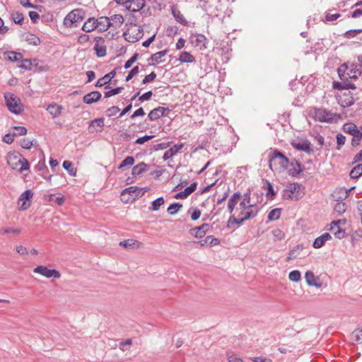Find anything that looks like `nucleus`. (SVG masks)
Returning <instances> with one entry per match:
<instances>
[{
    "label": "nucleus",
    "mask_w": 362,
    "mask_h": 362,
    "mask_svg": "<svg viewBox=\"0 0 362 362\" xmlns=\"http://www.w3.org/2000/svg\"><path fill=\"white\" fill-rule=\"evenodd\" d=\"M269 163L272 171L286 170L288 167L289 159L279 150L274 149L269 153Z\"/></svg>",
    "instance_id": "nucleus-1"
},
{
    "label": "nucleus",
    "mask_w": 362,
    "mask_h": 362,
    "mask_svg": "<svg viewBox=\"0 0 362 362\" xmlns=\"http://www.w3.org/2000/svg\"><path fill=\"white\" fill-rule=\"evenodd\" d=\"M259 210H250L246 211L245 209H238L236 208L234 214L231 215L227 223V228H230L234 224H242L244 221L257 216Z\"/></svg>",
    "instance_id": "nucleus-2"
},
{
    "label": "nucleus",
    "mask_w": 362,
    "mask_h": 362,
    "mask_svg": "<svg viewBox=\"0 0 362 362\" xmlns=\"http://www.w3.org/2000/svg\"><path fill=\"white\" fill-rule=\"evenodd\" d=\"M302 185L298 182L289 183L283 190V198L285 199L298 200L304 195Z\"/></svg>",
    "instance_id": "nucleus-3"
},
{
    "label": "nucleus",
    "mask_w": 362,
    "mask_h": 362,
    "mask_svg": "<svg viewBox=\"0 0 362 362\" xmlns=\"http://www.w3.org/2000/svg\"><path fill=\"white\" fill-rule=\"evenodd\" d=\"M4 98L6 106L10 112L16 115H20L23 112L24 108L21 100L14 94L7 93Z\"/></svg>",
    "instance_id": "nucleus-4"
},
{
    "label": "nucleus",
    "mask_w": 362,
    "mask_h": 362,
    "mask_svg": "<svg viewBox=\"0 0 362 362\" xmlns=\"http://www.w3.org/2000/svg\"><path fill=\"white\" fill-rule=\"evenodd\" d=\"M84 18L82 9H74L69 13L64 19V25L68 28L77 27Z\"/></svg>",
    "instance_id": "nucleus-5"
},
{
    "label": "nucleus",
    "mask_w": 362,
    "mask_h": 362,
    "mask_svg": "<svg viewBox=\"0 0 362 362\" xmlns=\"http://www.w3.org/2000/svg\"><path fill=\"white\" fill-rule=\"evenodd\" d=\"M339 117V115L332 113L323 108L316 109L314 112V118L315 120L322 122H332L333 121L337 120Z\"/></svg>",
    "instance_id": "nucleus-6"
},
{
    "label": "nucleus",
    "mask_w": 362,
    "mask_h": 362,
    "mask_svg": "<svg viewBox=\"0 0 362 362\" xmlns=\"http://www.w3.org/2000/svg\"><path fill=\"white\" fill-rule=\"evenodd\" d=\"M117 4H124L127 10L132 13H140V10L145 6V0H115Z\"/></svg>",
    "instance_id": "nucleus-7"
},
{
    "label": "nucleus",
    "mask_w": 362,
    "mask_h": 362,
    "mask_svg": "<svg viewBox=\"0 0 362 362\" xmlns=\"http://www.w3.org/2000/svg\"><path fill=\"white\" fill-rule=\"evenodd\" d=\"M123 35L127 41L132 43L136 42L143 37V28L140 25L137 28H129Z\"/></svg>",
    "instance_id": "nucleus-8"
},
{
    "label": "nucleus",
    "mask_w": 362,
    "mask_h": 362,
    "mask_svg": "<svg viewBox=\"0 0 362 362\" xmlns=\"http://www.w3.org/2000/svg\"><path fill=\"white\" fill-rule=\"evenodd\" d=\"M33 272L39 274L46 278L59 279L61 276L60 273L56 269H51L46 266H37L33 269Z\"/></svg>",
    "instance_id": "nucleus-9"
},
{
    "label": "nucleus",
    "mask_w": 362,
    "mask_h": 362,
    "mask_svg": "<svg viewBox=\"0 0 362 362\" xmlns=\"http://www.w3.org/2000/svg\"><path fill=\"white\" fill-rule=\"evenodd\" d=\"M146 190L142 191V189L136 187V186H131L129 187H127L124 189L122 192L121 193V200L125 203H127L129 202V198H127V200H124V196L127 194L131 195L133 197V199L139 198L142 197L144 194Z\"/></svg>",
    "instance_id": "nucleus-10"
},
{
    "label": "nucleus",
    "mask_w": 362,
    "mask_h": 362,
    "mask_svg": "<svg viewBox=\"0 0 362 362\" xmlns=\"http://www.w3.org/2000/svg\"><path fill=\"white\" fill-rule=\"evenodd\" d=\"M189 41L193 47H197L200 50L206 48V37L202 34H192L189 37Z\"/></svg>",
    "instance_id": "nucleus-11"
},
{
    "label": "nucleus",
    "mask_w": 362,
    "mask_h": 362,
    "mask_svg": "<svg viewBox=\"0 0 362 362\" xmlns=\"http://www.w3.org/2000/svg\"><path fill=\"white\" fill-rule=\"evenodd\" d=\"M291 146L298 151H304L308 154L313 153V149L311 147V144L308 139L302 141H293Z\"/></svg>",
    "instance_id": "nucleus-12"
},
{
    "label": "nucleus",
    "mask_w": 362,
    "mask_h": 362,
    "mask_svg": "<svg viewBox=\"0 0 362 362\" xmlns=\"http://www.w3.org/2000/svg\"><path fill=\"white\" fill-rule=\"evenodd\" d=\"M33 196V192L30 189H26L19 197V202L22 204L19 206V209L24 211L30 206V199Z\"/></svg>",
    "instance_id": "nucleus-13"
},
{
    "label": "nucleus",
    "mask_w": 362,
    "mask_h": 362,
    "mask_svg": "<svg viewBox=\"0 0 362 362\" xmlns=\"http://www.w3.org/2000/svg\"><path fill=\"white\" fill-rule=\"evenodd\" d=\"M241 198V193L240 192H234L228 201V211L230 214H233L235 211V206L240 202Z\"/></svg>",
    "instance_id": "nucleus-14"
},
{
    "label": "nucleus",
    "mask_w": 362,
    "mask_h": 362,
    "mask_svg": "<svg viewBox=\"0 0 362 362\" xmlns=\"http://www.w3.org/2000/svg\"><path fill=\"white\" fill-rule=\"evenodd\" d=\"M169 112L168 108L158 107L152 110L148 115V117L151 121H155L164 116L166 112Z\"/></svg>",
    "instance_id": "nucleus-15"
},
{
    "label": "nucleus",
    "mask_w": 362,
    "mask_h": 362,
    "mask_svg": "<svg viewBox=\"0 0 362 362\" xmlns=\"http://www.w3.org/2000/svg\"><path fill=\"white\" fill-rule=\"evenodd\" d=\"M341 222V220L334 221L330 224L329 230L338 239H341L345 237V230L341 229L339 224Z\"/></svg>",
    "instance_id": "nucleus-16"
},
{
    "label": "nucleus",
    "mask_w": 362,
    "mask_h": 362,
    "mask_svg": "<svg viewBox=\"0 0 362 362\" xmlns=\"http://www.w3.org/2000/svg\"><path fill=\"white\" fill-rule=\"evenodd\" d=\"M306 283L309 286H313L316 288H320L322 284L320 282L319 278L315 276L314 273L311 271L306 272L305 274Z\"/></svg>",
    "instance_id": "nucleus-17"
},
{
    "label": "nucleus",
    "mask_w": 362,
    "mask_h": 362,
    "mask_svg": "<svg viewBox=\"0 0 362 362\" xmlns=\"http://www.w3.org/2000/svg\"><path fill=\"white\" fill-rule=\"evenodd\" d=\"M288 171V174L292 177L297 176L302 172L300 163L296 160L289 161Z\"/></svg>",
    "instance_id": "nucleus-18"
},
{
    "label": "nucleus",
    "mask_w": 362,
    "mask_h": 362,
    "mask_svg": "<svg viewBox=\"0 0 362 362\" xmlns=\"http://www.w3.org/2000/svg\"><path fill=\"white\" fill-rule=\"evenodd\" d=\"M209 228V225L208 223H203L202 226L196 227L190 230L192 235H193L197 238H203L206 231Z\"/></svg>",
    "instance_id": "nucleus-19"
},
{
    "label": "nucleus",
    "mask_w": 362,
    "mask_h": 362,
    "mask_svg": "<svg viewBox=\"0 0 362 362\" xmlns=\"http://www.w3.org/2000/svg\"><path fill=\"white\" fill-rule=\"evenodd\" d=\"M117 68H115L110 73L105 74L103 77L99 78L95 84L96 87H102L104 85L107 84L110 82L111 79L113 78L117 73Z\"/></svg>",
    "instance_id": "nucleus-20"
},
{
    "label": "nucleus",
    "mask_w": 362,
    "mask_h": 362,
    "mask_svg": "<svg viewBox=\"0 0 362 362\" xmlns=\"http://www.w3.org/2000/svg\"><path fill=\"white\" fill-rule=\"evenodd\" d=\"M101 93L99 91H92L83 96V100L86 104H92L98 102L101 98Z\"/></svg>",
    "instance_id": "nucleus-21"
},
{
    "label": "nucleus",
    "mask_w": 362,
    "mask_h": 362,
    "mask_svg": "<svg viewBox=\"0 0 362 362\" xmlns=\"http://www.w3.org/2000/svg\"><path fill=\"white\" fill-rule=\"evenodd\" d=\"M354 98L350 92L344 93L339 98V103L343 107H350L354 104Z\"/></svg>",
    "instance_id": "nucleus-22"
},
{
    "label": "nucleus",
    "mask_w": 362,
    "mask_h": 362,
    "mask_svg": "<svg viewBox=\"0 0 362 362\" xmlns=\"http://www.w3.org/2000/svg\"><path fill=\"white\" fill-rule=\"evenodd\" d=\"M184 146L183 144H175L169 149H168L163 156L164 160H167L176 155Z\"/></svg>",
    "instance_id": "nucleus-23"
},
{
    "label": "nucleus",
    "mask_w": 362,
    "mask_h": 362,
    "mask_svg": "<svg viewBox=\"0 0 362 362\" xmlns=\"http://www.w3.org/2000/svg\"><path fill=\"white\" fill-rule=\"evenodd\" d=\"M333 88L337 90H349L355 89L356 86L350 83L349 80H344L341 81H334L333 83Z\"/></svg>",
    "instance_id": "nucleus-24"
},
{
    "label": "nucleus",
    "mask_w": 362,
    "mask_h": 362,
    "mask_svg": "<svg viewBox=\"0 0 362 362\" xmlns=\"http://www.w3.org/2000/svg\"><path fill=\"white\" fill-rule=\"evenodd\" d=\"M332 236L329 233H323L322 235L319 236L314 240L313 247L316 249L320 248L324 245L327 240H330Z\"/></svg>",
    "instance_id": "nucleus-25"
},
{
    "label": "nucleus",
    "mask_w": 362,
    "mask_h": 362,
    "mask_svg": "<svg viewBox=\"0 0 362 362\" xmlns=\"http://www.w3.org/2000/svg\"><path fill=\"white\" fill-rule=\"evenodd\" d=\"M20 158H23L21 155L16 156L14 154H10L8 156L7 163L8 165L13 170H18V166L21 162Z\"/></svg>",
    "instance_id": "nucleus-26"
},
{
    "label": "nucleus",
    "mask_w": 362,
    "mask_h": 362,
    "mask_svg": "<svg viewBox=\"0 0 362 362\" xmlns=\"http://www.w3.org/2000/svg\"><path fill=\"white\" fill-rule=\"evenodd\" d=\"M99 31L103 32L107 30L110 26V21L108 17H100L98 19H96Z\"/></svg>",
    "instance_id": "nucleus-27"
},
{
    "label": "nucleus",
    "mask_w": 362,
    "mask_h": 362,
    "mask_svg": "<svg viewBox=\"0 0 362 362\" xmlns=\"http://www.w3.org/2000/svg\"><path fill=\"white\" fill-rule=\"evenodd\" d=\"M343 130L344 132L349 134L351 136L361 134V132H360L357 127V126L354 123H346L343 125Z\"/></svg>",
    "instance_id": "nucleus-28"
},
{
    "label": "nucleus",
    "mask_w": 362,
    "mask_h": 362,
    "mask_svg": "<svg viewBox=\"0 0 362 362\" xmlns=\"http://www.w3.org/2000/svg\"><path fill=\"white\" fill-rule=\"evenodd\" d=\"M96 19L89 18L83 25L82 30L86 33H89L96 29L98 27Z\"/></svg>",
    "instance_id": "nucleus-29"
},
{
    "label": "nucleus",
    "mask_w": 362,
    "mask_h": 362,
    "mask_svg": "<svg viewBox=\"0 0 362 362\" xmlns=\"http://www.w3.org/2000/svg\"><path fill=\"white\" fill-rule=\"evenodd\" d=\"M171 12L173 16V17L175 18V20L182 24V25H187L188 22L184 17V16L181 13L180 10H178L176 7L173 6L171 8Z\"/></svg>",
    "instance_id": "nucleus-30"
},
{
    "label": "nucleus",
    "mask_w": 362,
    "mask_h": 362,
    "mask_svg": "<svg viewBox=\"0 0 362 362\" xmlns=\"http://www.w3.org/2000/svg\"><path fill=\"white\" fill-rule=\"evenodd\" d=\"M62 107L57 104H51L47 107V110L53 117H57L61 115Z\"/></svg>",
    "instance_id": "nucleus-31"
},
{
    "label": "nucleus",
    "mask_w": 362,
    "mask_h": 362,
    "mask_svg": "<svg viewBox=\"0 0 362 362\" xmlns=\"http://www.w3.org/2000/svg\"><path fill=\"white\" fill-rule=\"evenodd\" d=\"M339 77L341 81L348 80L351 78V74L348 72V66L346 64L341 65L337 70Z\"/></svg>",
    "instance_id": "nucleus-32"
},
{
    "label": "nucleus",
    "mask_w": 362,
    "mask_h": 362,
    "mask_svg": "<svg viewBox=\"0 0 362 362\" xmlns=\"http://www.w3.org/2000/svg\"><path fill=\"white\" fill-rule=\"evenodd\" d=\"M148 165L141 162L137 164L136 165L134 166L132 170V174L133 176H137L142 174L144 172L147 170Z\"/></svg>",
    "instance_id": "nucleus-33"
},
{
    "label": "nucleus",
    "mask_w": 362,
    "mask_h": 362,
    "mask_svg": "<svg viewBox=\"0 0 362 362\" xmlns=\"http://www.w3.org/2000/svg\"><path fill=\"white\" fill-rule=\"evenodd\" d=\"M110 22V26H114L115 28L120 27L124 23V18L120 14H115L109 18Z\"/></svg>",
    "instance_id": "nucleus-34"
},
{
    "label": "nucleus",
    "mask_w": 362,
    "mask_h": 362,
    "mask_svg": "<svg viewBox=\"0 0 362 362\" xmlns=\"http://www.w3.org/2000/svg\"><path fill=\"white\" fill-rule=\"evenodd\" d=\"M179 61L182 63H192L195 62V58L188 52H182L179 56Z\"/></svg>",
    "instance_id": "nucleus-35"
},
{
    "label": "nucleus",
    "mask_w": 362,
    "mask_h": 362,
    "mask_svg": "<svg viewBox=\"0 0 362 362\" xmlns=\"http://www.w3.org/2000/svg\"><path fill=\"white\" fill-rule=\"evenodd\" d=\"M167 53H168V50H166V49L159 51V52L152 54L150 58V60H151V62L153 64H159L162 62L161 58L165 57L167 54Z\"/></svg>",
    "instance_id": "nucleus-36"
},
{
    "label": "nucleus",
    "mask_w": 362,
    "mask_h": 362,
    "mask_svg": "<svg viewBox=\"0 0 362 362\" xmlns=\"http://www.w3.org/2000/svg\"><path fill=\"white\" fill-rule=\"evenodd\" d=\"M141 16V13H132L129 18L127 25H129L130 28H137L138 18Z\"/></svg>",
    "instance_id": "nucleus-37"
},
{
    "label": "nucleus",
    "mask_w": 362,
    "mask_h": 362,
    "mask_svg": "<svg viewBox=\"0 0 362 362\" xmlns=\"http://www.w3.org/2000/svg\"><path fill=\"white\" fill-rule=\"evenodd\" d=\"M362 175V164H358L354 167L350 172V177L352 179L358 178Z\"/></svg>",
    "instance_id": "nucleus-38"
},
{
    "label": "nucleus",
    "mask_w": 362,
    "mask_h": 362,
    "mask_svg": "<svg viewBox=\"0 0 362 362\" xmlns=\"http://www.w3.org/2000/svg\"><path fill=\"white\" fill-rule=\"evenodd\" d=\"M134 163V158L132 156H127L122 161L118 166V169L124 170L126 167L129 168Z\"/></svg>",
    "instance_id": "nucleus-39"
},
{
    "label": "nucleus",
    "mask_w": 362,
    "mask_h": 362,
    "mask_svg": "<svg viewBox=\"0 0 362 362\" xmlns=\"http://www.w3.org/2000/svg\"><path fill=\"white\" fill-rule=\"evenodd\" d=\"M238 209H245L246 211H250V209L251 210H259V209L257 206H256L255 204H248L246 202H244L243 200H241V202H240L239 203V206H238Z\"/></svg>",
    "instance_id": "nucleus-40"
},
{
    "label": "nucleus",
    "mask_w": 362,
    "mask_h": 362,
    "mask_svg": "<svg viewBox=\"0 0 362 362\" xmlns=\"http://www.w3.org/2000/svg\"><path fill=\"white\" fill-rule=\"evenodd\" d=\"M140 244L141 243L139 241L134 240L132 239L125 240L119 243V245L124 248H129L134 246L139 247Z\"/></svg>",
    "instance_id": "nucleus-41"
},
{
    "label": "nucleus",
    "mask_w": 362,
    "mask_h": 362,
    "mask_svg": "<svg viewBox=\"0 0 362 362\" xmlns=\"http://www.w3.org/2000/svg\"><path fill=\"white\" fill-rule=\"evenodd\" d=\"M182 207V204L178 202L171 204L167 209V211L170 215L176 214L178 211Z\"/></svg>",
    "instance_id": "nucleus-42"
},
{
    "label": "nucleus",
    "mask_w": 362,
    "mask_h": 362,
    "mask_svg": "<svg viewBox=\"0 0 362 362\" xmlns=\"http://www.w3.org/2000/svg\"><path fill=\"white\" fill-rule=\"evenodd\" d=\"M25 40L29 45L37 46L40 44V39L34 34L29 33L25 37Z\"/></svg>",
    "instance_id": "nucleus-43"
},
{
    "label": "nucleus",
    "mask_w": 362,
    "mask_h": 362,
    "mask_svg": "<svg viewBox=\"0 0 362 362\" xmlns=\"http://www.w3.org/2000/svg\"><path fill=\"white\" fill-rule=\"evenodd\" d=\"M164 203V198L163 197H160L152 202L150 209L154 211H158Z\"/></svg>",
    "instance_id": "nucleus-44"
},
{
    "label": "nucleus",
    "mask_w": 362,
    "mask_h": 362,
    "mask_svg": "<svg viewBox=\"0 0 362 362\" xmlns=\"http://www.w3.org/2000/svg\"><path fill=\"white\" fill-rule=\"evenodd\" d=\"M334 210L338 215H341L346 210V204L343 202H338L334 205Z\"/></svg>",
    "instance_id": "nucleus-45"
},
{
    "label": "nucleus",
    "mask_w": 362,
    "mask_h": 362,
    "mask_svg": "<svg viewBox=\"0 0 362 362\" xmlns=\"http://www.w3.org/2000/svg\"><path fill=\"white\" fill-rule=\"evenodd\" d=\"M351 339L357 343H362V327L353 331Z\"/></svg>",
    "instance_id": "nucleus-46"
},
{
    "label": "nucleus",
    "mask_w": 362,
    "mask_h": 362,
    "mask_svg": "<svg viewBox=\"0 0 362 362\" xmlns=\"http://www.w3.org/2000/svg\"><path fill=\"white\" fill-rule=\"evenodd\" d=\"M93 49L96 52V55L98 57H103L106 54V47L104 45H100L98 43H95Z\"/></svg>",
    "instance_id": "nucleus-47"
},
{
    "label": "nucleus",
    "mask_w": 362,
    "mask_h": 362,
    "mask_svg": "<svg viewBox=\"0 0 362 362\" xmlns=\"http://www.w3.org/2000/svg\"><path fill=\"white\" fill-rule=\"evenodd\" d=\"M63 168L68 170L69 173L71 175H75L76 173V170L74 168L73 164L69 160H64L62 164Z\"/></svg>",
    "instance_id": "nucleus-48"
},
{
    "label": "nucleus",
    "mask_w": 362,
    "mask_h": 362,
    "mask_svg": "<svg viewBox=\"0 0 362 362\" xmlns=\"http://www.w3.org/2000/svg\"><path fill=\"white\" fill-rule=\"evenodd\" d=\"M281 215V209L276 208L272 209L268 214V219L269 221L278 220Z\"/></svg>",
    "instance_id": "nucleus-49"
},
{
    "label": "nucleus",
    "mask_w": 362,
    "mask_h": 362,
    "mask_svg": "<svg viewBox=\"0 0 362 362\" xmlns=\"http://www.w3.org/2000/svg\"><path fill=\"white\" fill-rule=\"evenodd\" d=\"M301 274L298 270L291 271L288 274V279L293 282H298L300 280Z\"/></svg>",
    "instance_id": "nucleus-50"
},
{
    "label": "nucleus",
    "mask_w": 362,
    "mask_h": 362,
    "mask_svg": "<svg viewBox=\"0 0 362 362\" xmlns=\"http://www.w3.org/2000/svg\"><path fill=\"white\" fill-rule=\"evenodd\" d=\"M11 18L15 23L22 24L24 20L23 13L20 12H15L11 14Z\"/></svg>",
    "instance_id": "nucleus-51"
},
{
    "label": "nucleus",
    "mask_w": 362,
    "mask_h": 362,
    "mask_svg": "<svg viewBox=\"0 0 362 362\" xmlns=\"http://www.w3.org/2000/svg\"><path fill=\"white\" fill-rule=\"evenodd\" d=\"M20 160H21V162L19 165L20 168L18 169V170L20 173H22L24 170H28L30 168V164H29L28 160L23 157V158H20Z\"/></svg>",
    "instance_id": "nucleus-52"
},
{
    "label": "nucleus",
    "mask_w": 362,
    "mask_h": 362,
    "mask_svg": "<svg viewBox=\"0 0 362 362\" xmlns=\"http://www.w3.org/2000/svg\"><path fill=\"white\" fill-rule=\"evenodd\" d=\"M21 233V230L18 228H2L0 229V234L4 235L8 233H14L18 235Z\"/></svg>",
    "instance_id": "nucleus-53"
},
{
    "label": "nucleus",
    "mask_w": 362,
    "mask_h": 362,
    "mask_svg": "<svg viewBox=\"0 0 362 362\" xmlns=\"http://www.w3.org/2000/svg\"><path fill=\"white\" fill-rule=\"evenodd\" d=\"M208 240H211V241L209 242V245L210 246L214 245H216V244H218L219 243V240L218 239L214 238H212V236L209 235V236H207L205 238V240H202V241H199L198 243L200 245H204V244L208 243Z\"/></svg>",
    "instance_id": "nucleus-54"
},
{
    "label": "nucleus",
    "mask_w": 362,
    "mask_h": 362,
    "mask_svg": "<svg viewBox=\"0 0 362 362\" xmlns=\"http://www.w3.org/2000/svg\"><path fill=\"white\" fill-rule=\"evenodd\" d=\"M21 58L22 54L15 52H9L7 57V59L11 62H17L19 61Z\"/></svg>",
    "instance_id": "nucleus-55"
},
{
    "label": "nucleus",
    "mask_w": 362,
    "mask_h": 362,
    "mask_svg": "<svg viewBox=\"0 0 362 362\" xmlns=\"http://www.w3.org/2000/svg\"><path fill=\"white\" fill-rule=\"evenodd\" d=\"M124 89L123 87H117L115 88H112L107 92L105 93V98H110L112 95L119 94L122 92V90Z\"/></svg>",
    "instance_id": "nucleus-56"
},
{
    "label": "nucleus",
    "mask_w": 362,
    "mask_h": 362,
    "mask_svg": "<svg viewBox=\"0 0 362 362\" xmlns=\"http://www.w3.org/2000/svg\"><path fill=\"white\" fill-rule=\"evenodd\" d=\"M346 141V137L342 134H337V149L340 150L341 146L345 144Z\"/></svg>",
    "instance_id": "nucleus-57"
},
{
    "label": "nucleus",
    "mask_w": 362,
    "mask_h": 362,
    "mask_svg": "<svg viewBox=\"0 0 362 362\" xmlns=\"http://www.w3.org/2000/svg\"><path fill=\"white\" fill-rule=\"evenodd\" d=\"M15 132L13 135L16 136H24L27 134V129L25 127L16 126L14 127Z\"/></svg>",
    "instance_id": "nucleus-58"
},
{
    "label": "nucleus",
    "mask_w": 362,
    "mask_h": 362,
    "mask_svg": "<svg viewBox=\"0 0 362 362\" xmlns=\"http://www.w3.org/2000/svg\"><path fill=\"white\" fill-rule=\"evenodd\" d=\"M226 356L228 362H243L240 358L238 357L233 352H227Z\"/></svg>",
    "instance_id": "nucleus-59"
},
{
    "label": "nucleus",
    "mask_w": 362,
    "mask_h": 362,
    "mask_svg": "<svg viewBox=\"0 0 362 362\" xmlns=\"http://www.w3.org/2000/svg\"><path fill=\"white\" fill-rule=\"evenodd\" d=\"M119 110H120L117 106H112V107L108 108L106 110L105 113L108 117H111L112 116L116 115L117 113H118L119 112Z\"/></svg>",
    "instance_id": "nucleus-60"
},
{
    "label": "nucleus",
    "mask_w": 362,
    "mask_h": 362,
    "mask_svg": "<svg viewBox=\"0 0 362 362\" xmlns=\"http://www.w3.org/2000/svg\"><path fill=\"white\" fill-rule=\"evenodd\" d=\"M20 145L25 149H30L33 146V141L28 139H22L20 141Z\"/></svg>",
    "instance_id": "nucleus-61"
},
{
    "label": "nucleus",
    "mask_w": 362,
    "mask_h": 362,
    "mask_svg": "<svg viewBox=\"0 0 362 362\" xmlns=\"http://www.w3.org/2000/svg\"><path fill=\"white\" fill-rule=\"evenodd\" d=\"M266 185H267V196L269 199H273L274 197L275 196V192H274L272 185L269 181H267Z\"/></svg>",
    "instance_id": "nucleus-62"
},
{
    "label": "nucleus",
    "mask_w": 362,
    "mask_h": 362,
    "mask_svg": "<svg viewBox=\"0 0 362 362\" xmlns=\"http://www.w3.org/2000/svg\"><path fill=\"white\" fill-rule=\"evenodd\" d=\"M138 56L139 54L136 53L129 59H128L124 64V69H129L132 66V64L136 61Z\"/></svg>",
    "instance_id": "nucleus-63"
},
{
    "label": "nucleus",
    "mask_w": 362,
    "mask_h": 362,
    "mask_svg": "<svg viewBox=\"0 0 362 362\" xmlns=\"http://www.w3.org/2000/svg\"><path fill=\"white\" fill-rule=\"evenodd\" d=\"M153 137H154V135H145L144 136L138 138L136 140L135 144H143L145 142L148 141V140L153 139Z\"/></svg>",
    "instance_id": "nucleus-64"
}]
</instances>
